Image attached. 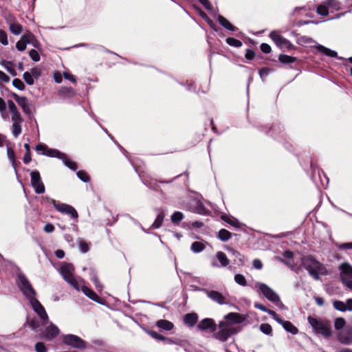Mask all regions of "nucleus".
I'll use <instances>...</instances> for the list:
<instances>
[{
    "label": "nucleus",
    "mask_w": 352,
    "mask_h": 352,
    "mask_svg": "<svg viewBox=\"0 0 352 352\" xmlns=\"http://www.w3.org/2000/svg\"><path fill=\"white\" fill-rule=\"evenodd\" d=\"M31 184L37 194H42L45 192V186L41 181L40 173L38 170H32L30 173Z\"/></svg>",
    "instance_id": "obj_11"
},
{
    "label": "nucleus",
    "mask_w": 352,
    "mask_h": 352,
    "mask_svg": "<svg viewBox=\"0 0 352 352\" xmlns=\"http://www.w3.org/2000/svg\"><path fill=\"white\" fill-rule=\"evenodd\" d=\"M63 278L71 285L77 291L80 290V287L83 283L81 278H76L73 275L74 267L71 264H67L60 269Z\"/></svg>",
    "instance_id": "obj_6"
},
{
    "label": "nucleus",
    "mask_w": 352,
    "mask_h": 352,
    "mask_svg": "<svg viewBox=\"0 0 352 352\" xmlns=\"http://www.w3.org/2000/svg\"><path fill=\"white\" fill-rule=\"evenodd\" d=\"M221 219L234 228H239L241 226V223L236 219L231 218L227 215H222Z\"/></svg>",
    "instance_id": "obj_34"
},
{
    "label": "nucleus",
    "mask_w": 352,
    "mask_h": 352,
    "mask_svg": "<svg viewBox=\"0 0 352 352\" xmlns=\"http://www.w3.org/2000/svg\"><path fill=\"white\" fill-rule=\"evenodd\" d=\"M260 47L261 50L265 54H269L271 52V47L267 43H262Z\"/></svg>",
    "instance_id": "obj_61"
},
{
    "label": "nucleus",
    "mask_w": 352,
    "mask_h": 352,
    "mask_svg": "<svg viewBox=\"0 0 352 352\" xmlns=\"http://www.w3.org/2000/svg\"><path fill=\"white\" fill-rule=\"evenodd\" d=\"M197 328L201 331L210 330L211 331H214L216 330V324L212 319L205 318L200 321Z\"/></svg>",
    "instance_id": "obj_19"
},
{
    "label": "nucleus",
    "mask_w": 352,
    "mask_h": 352,
    "mask_svg": "<svg viewBox=\"0 0 352 352\" xmlns=\"http://www.w3.org/2000/svg\"><path fill=\"white\" fill-rule=\"evenodd\" d=\"M156 325L157 327L166 331L171 330L174 327L173 324L171 322L166 320H158L156 323Z\"/></svg>",
    "instance_id": "obj_32"
},
{
    "label": "nucleus",
    "mask_w": 352,
    "mask_h": 352,
    "mask_svg": "<svg viewBox=\"0 0 352 352\" xmlns=\"http://www.w3.org/2000/svg\"><path fill=\"white\" fill-rule=\"evenodd\" d=\"M261 332L266 335H270L272 331V329L270 324L267 323H263L260 325L259 327Z\"/></svg>",
    "instance_id": "obj_44"
},
{
    "label": "nucleus",
    "mask_w": 352,
    "mask_h": 352,
    "mask_svg": "<svg viewBox=\"0 0 352 352\" xmlns=\"http://www.w3.org/2000/svg\"><path fill=\"white\" fill-rule=\"evenodd\" d=\"M253 266L254 268L257 270H261L263 267V263L261 260L259 259H254L253 261Z\"/></svg>",
    "instance_id": "obj_64"
},
{
    "label": "nucleus",
    "mask_w": 352,
    "mask_h": 352,
    "mask_svg": "<svg viewBox=\"0 0 352 352\" xmlns=\"http://www.w3.org/2000/svg\"><path fill=\"white\" fill-rule=\"evenodd\" d=\"M8 108L11 115V120L12 122L11 126L12 134L15 138H16L22 132L23 118L12 100H8Z\"/></svg>",
    "instance_id": "obj_3"
},
{
    "label": "nucleus",
    "mask_w": 352,
    "mask_h": 352,
    "mask_svg": "<svg viewBox=\"0 0 352 352\" xmlns=\"http://www.w3.org/2000/svg\"><path fill=\"white\" fill-rule=\"evenodd\" d=\"M80 289L90 299L96 302H99L100 297L93 290L85 286L84 283L80 285Z\"/></svg>",
    "instance_id": "obj_21"
},
{
    "label": "nucleus",
    "mask_w": 352,
    "mask_h": 352,
    "mask_svg": "<svg viewBox=\"0 0 352 352\" xmlns=\"http://www.w3.org/2000/svg\"><path fill=\"white\" fill-rule=\"evenodd\" d=\"M63 342L64 344L75 349H85L87 348L86 342L76 335L67 334L64 336L63 337Z\"/></svg>",
    "instance_id": "obj_8"
},
{
    "label": "nucleus",
    "mask_w": 352,
    "mask_h": 352,
    "mask_svg": "<svg viewBox=\"0 0 352 352\" xmlns=\"http://www.w3.org/2000/svg\"><path fill=\"white\" fill-rule=\"evenodd\" d=\"M218 21H219V23L226 30L232 31V32L235 31V29H236L234 25H232L230 23V21L227 19H226L224 16H223L221 15H219Z\"/></svg>",
    "instance_id": "obj_29"
},
{
    "label": "nucleus",
    "mask_w": 352,
    "mask_h": 352,
    "mask_svg": "<svg viewBox=\"0 0 352 352\" xmlns=\"http://www.w3.org/2000/svg\"><path fill=\"white\" fill-rule=\"evenodd\" d=\"M337 247L340 250L352 249V242L339 244V245H337Z\"/></svg>",
    "instance_id": "obj_60"
},
{
    "label": "nucleus",
    "mask_w": 352,
    "mask_h": 352,
    "mask_svg": "<svg viewBox=\"0 0 352 352\" xmlns=\"http://www.w3.org/2000/svg\"><path fill=\"white\" fill-rule=\"evenodd\" d=\"M58 94L61 97L70 98L76 95V91L72 87H62Z\"/></svg>",
    "instance_id": "obj_22"
},
{
    "label": "nucleus",
    "mask_w": 352,
    "mask_h": 352,
    "mask_svg": "<svg viewBox=\"0 0 352 352\" xmlns=\"http://www.w3.org/2000/svg\"><path fill=\"white\" fill-rule=\"evenodd\" d=\"M27 44L21 38L16 43V47L20 51L23 52L26 49Z\"/></svg>",
    "instance_id": "obj_55"
},
{
    "label": "nucleus",
    "mask_w": 352,
    "mask_h": 352,
    "mask_svg": "<svg viewBox=\"0 0 352 352\" xmlns=\"http://www.w3.org/2000/svg\"><path fill=\"white\" fill-rule=\"evenodd\" d=\"M226 43L229 45L235 47H240L242 46V42L241 41L236 39L234 38H232V37H229V38H226Z\"/></svg>",
    "instance_id": "obj_38"
},
{
    "label": "nucleus",
    "mask_w": 352,
    "mask_h": 352,
    "mask_svg": "<svg viewBox=\"0 0 352 352\" xmlns=\"http://www.w3.org/2000/svg\"><path fill=\"white\" fill-rule=\"evenodd\" d=\"M34 34H32L31 32H28L27 34H23L21 38L24 41V42L26 43V44H29L30 43H32L33 42V40H34Z\"/></svg>",
    "instance_id": "obj_48"
},
{
    "label": "nucleus",
    "mask_w": 352,
    "mask_h": 352,
    "mask_svg": "<svg viewBox=\"0 0 352 352\" xmlns=\"http://www.w3.org/2000/svg\"><path fill=\"white\" fill-rule=\"evenodd\" d=\"M341 271L340 276L352 278V266L348 263H343L340 267Z\"/></svg>",
    "instance_id": "obj_24"
},
{
    "label": "nucleus",
    "mask_w": 352,
    "mask_h": 352,
    "mask_svg": "<svg viewBox=\"0 0 352 352\" xmlns=\"http://www.w3.org/2000/svg\"><path fill=\"white\" fill-rule=\"evenodd\" d=\"M30 302L34 311L39 316L42 321V324H47L48 323V316L43 305L35 298H32L30 300Z\"/></svg>",
    "instance_id": "obj_10"
},
{
    "label": "nucleus",
    "mask_w": 352,
    "mask_h": 352,
    "mask_svg": "<svg viewBox=\"0 0 352 352\" xmlns=\"http://www.w3.org/2000/svg\"><path fill=\"white\" fill-rule=\"evenodd\" d=\"M16 284L22 293L29 300H30L32 298H35L36 293L23 274L19 273L17 274Z\"/></svg>",
    "instance_id": "obj_5"
},
{
    "label": "nucleus",
    "mask_w": 352,
    "mask_h": 352,
    "mask_svg": "<svg viewBox=\"0 0 352 352\" xmlns=\"http://www.w3.org/2000/svg\"><path fill=\"white\" fill-rule=\"evenodd\" d=\"M12 85L14 87L18 89L19 90H23L25 89L24 83L22 82V80H21L19 78H14L12 80Z\"/></svg>",
    "instance_id": "obj_49"
},
{
    "label": "nucleus",
    "mask_w": 352,
    "mask_h": 352,
    "mask_svg": "<svg viewBox=\"0 0 352 352\" xmlns=\"http://www.w3.org/2000/svg\"><path fill=\"white\" fill-rule=\"evenodd\" d=\"M234 281L241 286L247 285V280L245 276L241 274H237L234 276Z\"/></svg>",
    "instance_id": "obj_40"
},
{
    "label": "nucleus",
    "mask_w": 352,
    "mask_h": 352,
    "mask_svg": "<svg viewBox=\"0 0 352 352\" xmlns=\"http://www.w3.org/2000/svg\"><path fill=\"white\" fill-rule=\"evenodd\" d=\"M23 77L25 82L28 85H32L34 83V79L33 78L32 75H31L30 74V72H24Z\"/></svg>",
    "instance_id": "obj_47"
},
{
    "label": "nucleus",
    "mask_w": 352,
    "mask_h": 352,
    "mask_svg": "<svg viewBox=\"0 0 352 352\" xmlns=\"http://www.w3.org/2000/svg\"><path fill=\"white\" fill-rule=\"evenodd\" d=\"M308 322L316 333H320L325 338H329L331 336L332 331L329 321L319 320L309 316L308 317Z\"/></svg>",
    "instance_id": "obj_4"
},
{
    "label": "nucleus",
    "mask_w": 352,
    "mask_h": 352,
    "mask_svg": "<svg viewBox=\"0 0 352 352\" xmlns=\"http://www.w3.org/2000/svg\"><path fill=\"white\" fill-rule=\"evenodd\" d=\"M225 319L235 324L241 323L244 320L243 317L238 313H230L225 316Z\"/></svg>",
    "instance_id": "obj_26"
},
{
    "label": "nucleus",
    "mask_w": 352,
    "mask_h": 352,
    "mask_svg": "<svg viewBox=\"0 0 352 352\" xmlns=\"http://www.w3.org/2000/svg\"><path fill=\"white\" fill-rule=\"evenodd\" d=\"M184 218V215L180 212H175L173 215L171 216V221L175 223H177L179 221H181Z\"/></svg>",
    "instance_id": "obj_46"
},
{
    "label": "nucleus",
    "mask_w": 352,
    "mask_h": 352,
    "mask_svg": "<svg viewBox=\"0 0 352 352\" xmlns=\"http://www.w3.org/2000/svg\"><path fill=\"white\" fill-rule=\"evenodd\" d=\"M197 320L198 316L195 313L187 314L184 318V323L190 327H193L197 322Z\"/></svg>",
    "instance_id": "obj_23"
},
{
    "label": "nucleus",
    "mask_w": 352,
    "mask_h": 352,
    "mask_svg": "<svg viewBox=\"0 0 352 352\" xmlns=\"http://www.w3.org/2000/svg\"><path fill=\"white\" fill-rule=\"evenodd\" d=\"M231 236V232L226 229H221L217 234V238L223 242L228 241Z\"/></svg>",
    "instance_id": "obj_33"
},
{
    "label": "nucleus",
    "mask_w": 352,
    "mask_h": 352,
    "mask_svg": "<svg viewBox=\"0 0 352 352\" xmlns=\"http://www.w3.org/2000/svg\"><path fill=\"white\" fill-rule=\"evenodd\" d=\"M342 283L349 289H352V278L342 276Z\"/></svg>",
    "instance_id": "obj_58"
},
{
    "label": "nucleus",
    "mask_w": 352,
    "mask_h": 352,
    "mask_svg": "<svg viewBox=\"0 0 352 352\" xmlns=\"http://www.w3.org/2000/svg\"><path fill=\"white\" fill-rule=\"evenodd\" d=\"M164 218V215L163 213L159 214L157 215L155 221L153 223L152 228H155V229L159 228L163 222Z\"/></svg>",
    "instance_id": "obj_43"
},
{
    "label": "nucleus",
    "mask_w": 352,
    "mask_h": 352,
    "mask_svg": "<svg viewBox=\"0 0 352 352\" xmlns=\"http://www.w3.org/2000/svg\"><path fill=\"white\" fill-rule=\"evenodd\" d=\"M346 324V321L343 318H337L334 322V327L336 330L342 329Z\"/></svg>",
    "instance_id": "obj_39"
},
{
    "label": "nucleus",
    "mask_w": 352,
    "mask_h": 352,
    "mask_svg": "<svg viewBox=\"0 0 352 352\" xmlns=\"http://www.w3.org/2000/svg\"><path fill=\"white\" fill-rule=\"evenodd\" d=\"M316 47L319 52L325 54L327 56L332 58H336L338 56V54L336 51L329 49L322 45L318 44L316 46Z\"/></svg>",
    "instance_id": "obj_25"
},
{
    "label": "nucleus",
    "mask_w": 352,
    "mask_h": 352,
    "mask_svg": "<svg viewBox=\"0 0 352 352\" xmlns=\"http://www.w3.org/2000/svg\"><path fill=\"white\" fill-rule=\"evenodd\" d=\"M28 324H29L30 328L34 331H37L41 326V324L37 318H32L31 320H28Z\"/></svg>",
    "instance_id": "obj_42"
},
{
    "label": "nucleus",
    "mask_w": 352,
    "mask_h": 352,
    "mask_svg": "<svg viewBox=\"0 0 352 352\" xmlns=\"http://www.w3.org/2000/svg\"><path fill=\"white\" fill-rule=\"evenodd\" d=\"M30 57L34 62H38L40 60V56L38 52L35 50H31L29 52Z\"/></svg>",
    "instance_id": "obj_51"
},
{
    "label": "nucleus",
    "mask_w": 352,
    "mask_h": 352,
    "mask_svg": "<svg viewBox=\"0 0 352 352\" xmlns=\"http://www.w3.org/2000/svg\"><path fill=\"white\" fill-rule=\"evenodd\" d=\"M0 43L3 45H8L7 34L3 30H0Z\"/></svg>",
    "instance_id": "obj_50"
},
{
    "label": "nucleus",
    "mask_w": 352,
    "mask_h": 352,
    "mask_svg": "<svg viewBox=\"0 0 352 352\" xmlns=\"http://www.w3.org/2000/svg\"><path fill=\"white\" fill-rule=\"evenodd\" d=\"M1 64L12 76L16 75L15 69H14L13 64L11 61L4 60L1 62Z\"/></svg>",
    "instance_id": "obj_35"
},
{
    "label": "nucleus",
    "mask_w": 352,
    "mask_h": 352,
    "mask_svg": "<svg viewBox=\"0 0 352 352\" xmlns=\"http://www.w3.org/2000/svg\"><path fill=\"white\" fill-rule=\"evenodd\" d=\"M35 350L36 352H47V349L43 342H37L35 344Z\"/></svg>",
    "instance_id": "obj_54"
},
{
    "label": "nucleus",
    "mask_w": 352,
    "mask_h": 352,
    "mask_svg": "<svg viewBox=\"0 0 352 352\" xmlns=\"http://www.w3.org/2000/svg\"><path fill=\"white\" fill-rule=\"evenodd\" d=\"M78 243L79 249L82 253H86L89 251V245L86 241H83L82 239H79Z\"/></svg>",
    "instance_id": "obj_45"
},
{
    "label": "nucleus",
    "mask_w": 352,
    "mask_h": 352,
    "mask_svg": "<svg viewBox=\"0 0 352 352\" xmlns=\"http://www.w3.org/2000/svg\"><path fill=\"white\" fill-rule=\"evenodd\" d=\"M280 324L283 327V328L288 332L296 335L298 333V329L289 321H285L283 320V322H280Z\"/></svg>",
    "instance_id": "obj_27"
},
{
    "label": "nucleus",
    "mask_w": 352,
    "mask_h": 352,
    "mask_svg": "<svg viewBox=\"0 0 352 352\" xmlns=\"http://www.w3.org/2000/svg\"><path fill=\"white\" fill-rule=\"evenodd\" d=\"M30 74L32 75L34 79L38 78L41 75V71L37 68H32Z\"/></svg>",
    "instance_id": "obj_62"
},
{
    "label": "nucleus",
    "mask_w": 352,
    "mask_h": 352,
    "mask_svg": "<svg viewBox=\"0 0 352 352\" xmlns=\"http://www.w3.org/2000/svg\"><path fill=\"white\" fill-rule=\"evenodd\" d=\"M148 334L153 338L154 339L158 340H165V337L157 333V332L154 331H148Z\"/></svg>",
    "instance_id": "obj_56"
},
{
    "label": "nucleus",
    "mask_w": 352,
    "mask_h": 352,
    "mask_svg": "<svg viewBox=\"0 0 352 352\" xmlns=\"http://www.w3.org/2000/svg\"><path fill=\"white\" fill-rule=\"evenodd\" d=\"M216 257L217 260L219 261L221 267H225L229 265L230 261L224 252L221 251L217 252L216 253Z\"/></svg>",
    "instance_id": "obj_28"
},
{
    "label": "nucleus",
    "mask_w": 352,
    "mask_h": 352,
    "mask_svg": "<svg viewBox=\"0 0 352 352\" xmlns=\"http://www.w3.org/2000/svg\"><path fill=\"white\" fill-rule=\"evenodd\" d=\"M302 265L315 280H318L320 275L327 274L324 266L312 256L303 257L302 258Z\"/></svg>",
    "instance_id": "obj_2"
},
{
    "label": "nucleus",
    "mask_w": 352,
    "mask_h": 352,
    "mask_svg": "<svg viewBox=\"0 0 352 352\" xmlns=\"http://www.w3.org/2000/svg\"><path fill=\"white\" fill-rule=\"evenodd\" d=\"M35 150L40 155L60 160L64 165L72 170L76 171L78 169L76 162L73 161L67 155L58 149L51 148L44 144L39 143L36 146Z\"/></svg>",
    "instance_id": "obj_1"
},
{
    "label": "nucleus",
    "mask_w": 352,
    "mask_h": 352,
    "mask_svg": "<svg viewBox=\"0 0 352 352\" xmlns=\"http://www.w3.org/2000/svg\"><path fill=\"white\" fill-rule=\"evenodd\" d=\"M278 60L280 63L283 64L292 63L296 61V57L288 56L286 54H280L278 56Z\"/></svg>",
    "instance_id": "obj_36"
},
{
    "label": "nucleus",
    "mask_w": 352,
    "mask_h": 352,
    "mask_svg": "<svg viewBox=\"0 0 352 352\" xmlns=\"http://www.w3.org/2000/svg\"><path fill=\"white\" fill-rule=\"evenodd\" d=\"M59 333L60 331L58 328L55 324L50 323L43 332L41 337L47 340H52L56 337Z\"/></svg>",
    "instance_id": "obj_17"
},
{
    "label": "nucleus",
    "mask_w": 352,
    "mask_h": 352,
    "mask_svg": "<svg viewBox=\"0 0 352 352\" xmlns=\"http://www.w3.org/2000/svg\"><path fill=\"white\" fill-rule=\"evenodd\" d=\"M9 30L14 35H19L23 31V27L19 23L9 22Z\"/></svg>",
    "instance_id": "obj_31"
},
{
    "label": "nucleus",
    "mask_w": 352,
    "mask_h": 352,
    "mask_svg": "<svg viewBox=\"0 0 352 352\" xmlns=\"http://www.w3.org/2000/svg\"><path fill=\"white\" fill-rule=\"evenodd\" d=\"M53 205L55 208L60 212L67 214L71 216L72 218H78V212L74 207L68 204L56 202L53 200Z\"/></svg>",
    "instance_id": "obj_12"
},
{
    "label": "nucleus",
    "mask_w": 352,
    "mask_h": 352,
    "mask_svg": "<svg viewBox=\"0 0 352 352\" xmlns=\"http://www.w3.org/2000/svg\"><path fill=\"white\" fill-rule=\"evenodd\" d=\"M267 313L269 314L279 324L280 322H283V319L279 318L274 311L268 309Z\"/></svg>",
    "instance_id": "obj_59"
},
{
    "label": "nucleus",
    "mask_w": 352,
    "mask_h": 352,
    "mask_svg": "<svg viewBox=\"0 0 352 352\" xmlns=\"http://www.w3.org/2000/svg\"><path fill=\"white\" fill-rule=\"evenodd\" d=\"M258 288L263 296L272 302H279L278 295L270 287L264 283H259Z\"/></svg>",
    "instance_id": "obj_13"
},
{
    "label": "nucleus",
    "mask_w": 352,
    "mask_h": 352,
    "mask_svg": "<svg viewBox=\"0 0 352 352\" xmlns=\"http://www.w3.org/2000/svg\"><path fill=\"white\" fill-rule=\"evenodd\" d=\"M76 175L79 179H80L82 182H83L85 183L89 182L90 180V177L89 176V175L85 170L77 171Z\"/></svg>",
    "instance_id": "obj_37"
},
{
    "label": "nucleus",
    "mask_w": 352,
    "mask_h": 352,
    "mask_svg": "<svg viewBox=\"0 0 352 352\" xmlns=\"http://www.w3.org/2000/svg\"><path fill=\"white\" fill-rule=\"evenodd\" d=\"M7 155L8 159L12 162L13 166L14 167L15 159L14 151L9 146H7Z\"/></svg>",
    "instance_id": "obj_52"
},
{
    "label": "nucleus",
    "mask_w": 352,
    "mask_h": 352,
    "mask_svg": "<svg viewBox=\"0 0 352 352\" xmlns=\"http://www.w3.org/2000/svg\"><path fill=\"white\" fill-rule=\"evenodd\" d=\"M13 98L17 104L22 108L25 114L30 115L32 113L31 104L26 97L19 96L17 94H14Z\"/></svg>",
    "instance_id": "obj_15"
},
{
    "label": "nucleus",
    "mask_w": 352,
    "mask_h": 352,
    "mask_svg": "<svg viewBox=\"0 0 352 352\" xmlns=\"http://www.w3.org/2000/svg\"><path fill=\"white\" fill-rule=\"evenodd\" d=\"M338 340L344 344H349L352 342V328H347L338 335Z\"/></svg>",
    "instance_id": "obj_18"
},
{
    "label": "nucleus",
    "mask_w": 352,
    "mask_h": 352,
    "mask_svg": "<svg viewBox=\"0 0 352 352\" xmlns=\"http://www.w3.org/2000/svg\"><path fill=\"white\" fill-rule=\"evenodd\" d=\"M220 330L216 333L215 337L220 341L225 342L233 333V331L226 327L225 322H219Z\"/></svg>",
    "instance_id": "obj_16"
},
{
    "label": "nucleus",
    "mask_w": 352,
    "mask_h": 352,
    "mask_svg": "<svg viewBox=\"0 0 352 352\" xmlns=\"http://www.w3.org/2000/svg\"><path fill=\"white\" fill-rule=\"evenodd\" d=\"M54 230V226L52 223H47L44 227V231L47 233H51Z\"/></svg>",
    "instance_id": "obj_63"
},
{
    "label": "nucleus",
    "mask_w": 352,
    "mask_h": 352,
    "mask_svg": "<svg viewBox=\"0 0 352 352\" xmlns=\"http://www.w3.org/2000/svg\"><path fill=\"white\" fill-rule=\"evenodd\" d=\"M63 76L66 80H68L71 81L72 82L76 83V77L72 75L71 73L68 72H64L63 74Z\"/></svg>",
    "instance_id": "obj_53"
},
{
    "label": "nucleus",
    "mask_w": 352,
    "mask_h": 352,
    "mask_svg": "<svg viewBox=\"0 0 352 352\" xmlns=\"http://www.w3.org/2000/svg\"><path fill=\"white\" fill-rule=\"evenodd\" d=\"M206 242L195 241L191 245L190 250L194 253H199L206 248Z\"/></svg>",
    "instance_id": "obj_30"
},
{
    "label": "nucleus",
    "mask_w": 352,
    "mask_h": 352,
    "mask_svg": "<svg viewBox=\"0 0 352 352\" xmlns=\"http://www.w3.org/2000/svg\"><path fill=\"white\" fill-rule=\"evenodd\" d=\"M341 9V3L337 0H326L316 8V12L322 16H327L329 12L338 11Z\"/></svg>",
    "instance_id": "obj_7"
},
{
    "label": "nucleus",
    "mask_w": 352,
    "mask_h": 352,
    "mask_svg": "<svg viewBox=\"0 0 352 352\" xmlns=\"http://www.w3.org/2000/svg\"><path fill=\"white\" fill-rule=\"evenodd\" d=\"M333 307L340 311H345L347 310L346 305L342 301L335 300L333 303Z\"/></svg>",
    "instance_id": "obj_41"
},
{
    "label": "nucleus",
    "mask_w": 352,
    "mask_h": 352,
    "mask_svg": "<svg viewBox=\"0 0 352 352\" xmlns=\"http://www.w3.org/2000/svg\"><path fill=\"white\" fill-rule=\"evenodd\" d=\"M310 166L312 171L311 178L314 182L317 184L318 180H319L322 186L324 188L327 187L329 184V180L324 171L316 168L313 164H311Z\"/></svg>",
    "instance_id": "obj_9"
},
{
    "label": "nucleus",
    "mask_w": 352,
    "mask_h": 352,
    "mask_svg": "<svg viewBox=\"0 0 352 352\" xmlns=\"http://www.w3.org/2000/svg\"><path fill=\"white\" fill-rule=\"evenodd\" d=\"M208 296L214 300V302H217V303L220 305H223L227 303V300L225 296H223L220 292L217 291H208L207 292Z\"/></svg>",
    "instance_id": "obj_20"
},
{
    "label": "nucleus",
    "mask_w": 352,
    "mask_h": 352,
    "mask_svg": "<svg viewBox=\"0 0 352 352\" xmlns=\"http://www.w3.org/2000/svg\"><path fill=\"white\" fill-rule=\"evenodd\" d=\"M270 38L272 41L280 47L291 48L292 44L289 41L283 38L276 31H272L270 34Z\"/></svg>",
    "instance_id": "obj_14"
},
{
    "label": "nucleus",
    "mask_w": 352,
    "mask_h": 352,
    "mask_svg": "<svg viewBox=\"0 0 352 352\" xmlns=\"http://www.w3.org/2000/svg\"><path fill=\"white\" fill-rule=\"evenodd\" d=\"M91 279L95 284L96 287L97 289H98L99 290H101L102 289V285L100 283L98 278L95 274H92Z\"/></svg>",
    "instance_id": "obj_57"
}]
</instances>
